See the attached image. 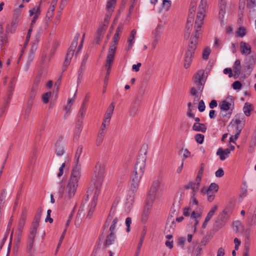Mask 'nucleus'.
<instances>
[{
    "label": "nucleus",
    "mask_w": 256,
    "mask_h": 256,
    "mask_svg": "<svg viewBox=\"0 0 256 256\" xmlns=\"http://www.w3.org/2000/svg\"><path fill=\"white\" fill-rule=\"evenodd\" d=\"M55 10V3L52 5L50 6V8H48L46 15V20L45 22V28H46L48 26V22L50 20L51 18L52 17L54 14V12Z\"/></svg>",
    "instance_id": "25"
},
{
    "label": "nucleus",
    "mask_w": 256,
    "mask_h": 256,
    "mask_svg": "<svg viewBox=\"0 0 256 256\" xmlns=\"http://www.w3.org/2000/svg\"><path fill=\"white\" fill-rule=\"evenodd\" d=\"M164 30V25L161 23L157 24L152 31V42L151 44L152 49H154L160 40Z\"/></svg>",
    "instance_id": "7"
},
{
    "label": "nucleus",
    "mask_w": 256,
    "mask_h": 256,
    "mask_svg": "<svg viewBox=\"0 0 256 256\" xmlns=\"http://www.w3.org/2000/svg\"><path fill=\"white\" fill-rule=\"evenodd\" d=\"M248 222L250 225L256 224V210H254L252 216L248 218Z\"/></svg>",
    "instance_id": "56"
},
{
    "label": "nucleus",
    "mask_w": 256,
    "mask_h": 256,
    "mask_svg": "<svg viewBox=\"0 0 256 256\" xmlns=\"http://www.w3.org/2000/svg\"><path fill=\"white\" fill-rule=\"evenodd\" d=\"M146 152L144 154L139 156L136 164L134 170L131 176L130 180V188L133 192H136L138 188L141 179L144 174L146 168Z\"/></svg>",
    "instance_id": "2"
},
{
    "label": "nucleus",
    "mask_w": 256,
    "mask_h": 256,
    "mask_svg": "<svg viewBox=\"0 0 256 256\" xmlns=\"http://www.w3.org/2000/svg\"><path fill=\"white\" fill-rule=\"evenodd\" d=\"M88 200V194L87 196L84 198L78 212L76 216V218L78 219V220H81L82 218H83L86 212L87 213L86 216H88V211L90 206V204H89L88 205L86 204Z\"/></svg>",
    "instance_id": "11"
},
{
    "label": "nucleus",
    "mask_w": 256,
    "mask_h": 256,
    "mask_svg": "<svg viewBox=\"0 0 256 256\" xmlns=\"http://www.w3.org/2000/svg\"><path fill=\"white\" fill-rule=\"evenodd\" d=\"M138 111V108L136 106H133L129 112V114L130 116H134Z\"/></svg>",
    "instance_id": "59"
},
{
    "label": "nucleus",
    "mask_w": 256,
    "mask_h": 256,
    "mask_svg": "<svg viewBox=\"0 0 256 256\" xmlns=\"http://www.w3.org/2000/svg\"><path fill=\"white\" fill-rule=\"evenodd\" d=\"M146 230H144L142 234V236H141V238H140V240L139 244H138V248H137V250H136V254H134V256H138L139 253L140 252V248L142 247V244L143 242H144V238L145 235H146Z\"/></svg>",
    "instance_id": "39"
},
{
    "label": "nucleus",
    "mask_w": 256,
    "mask_h": 256,
    "mask_svg": "<svg viewBox=\"0 0 256 256\" xmlns=\"http://www.w3.org/2000/svg\"><path fill=\"white\" fill-rule=\"evenodd\" d=\"M118 201L115 200L113 202L111 208L110 210L108 216L107 218L108 222L112 218H118L116 216V207L118 204Z\"/></svg>",
    "instance_id": "19"
},
{
    "label": "nucleus",
    "mask_w": 256,
    "mask_h": 256,
    "mask_svg": "<svg viewBox=\"0 0 256 256\" xmlns=\"http://www.w3.org/2000/svg\"><path fill=\"white\" fill-rule=\"evenodd\" d=\"M206 106L203 100H200L198 102V109L200 112H202L205 110Z\"/></svg>",
    "instance_id": "60"
},
{
    "label": "nucleus",
    "mask_w": 256,
    "mask_h": 256,
    "mask_svg": "<svg viewBox=\"0 0 256 256\" xmlns=\"http://www.w3.org/2000/svg\"><path fill=\"white\" fill-rule=\"evenodd\" d=\"M194 16H192H192L188 15L186 24V28L188 30L192 27L194 22Z\"/></svg>",
    "instance_id": "55"
},
{
    "label": "nucleus",
    "mask_w": 256,
    "mask_h": 256,
    "mask_svg": "<svg viewBox=\"0 0 256 256\" xmlns=\"http://www.w3.org/2000/svg\"><path fill=\"white\" fill-rule=\"evenodd\" d=\"M196 10V0H192V4H191V7L190 8L189 10V14L188 15L194 16V12Z\"/></svg>",
    "instance_id": "49"
},
{
    "label": "nucleus",
    "mask_w": 256,
    "mask_h": 256,
    "mask_svg": "<svg viewBox=\"0 0 256 256\" xmlns=\"http://www.w3.org/2000/svg\"><path fill=\"white\" fill-rule=\"evenodd\" d=\"M114 58V57H113L112 58V61H110V63H108V56H106V68L107 70V72H106V80L108 78V76L110 74V68H111V65H112V62H113Z\"/></svg>",
    "instance_id": "46"
},
{
    "label": "nucleus",
    "mask_w": 256,
    "mask_h": 256,
    "mask_svg": "<svg viewBox=\"0 0 256 256\" xmlns=\"http://www.w3.org/2000/svg\"><path fill=\"white\" fill-rule=\"evenodd\" d=\"M80 35L79 33L76 34L71 46L68 50H71L73 52H74L75 48L78 45V40L80 38Z\"/></svg>",
    "instance_id": "37"
},
{
    "label": "nucleus",
    "mask_w": 256,
    "mask_h": 256,
    "mask_svg": "<svg viewBox=\"0 0 256 256\" xmlns=\"http://www.w3.org/2000/svg\"><path fill=\"white\" fill-rule=\"evenodd\" d=\"M26 218L24 216V212H22V217L18 222V230L20 234H21L23 230L25 224Z\"/></svg>",
    "instance_id": "38"
},
{
    "label": "nucleus",
    "mask_w": 256,
    "mask_h": 256,
    "mask_svg": "<svg viewBox=\"0 0 256 256\" xmlns=\"http://www.w3.org/2000/svg\"><path fill=\"white\" fill-rule=\"evenodd\" d=\"M118 221V218H112L108 222V220H106V223L104 224V226L106 227H108L110 224V232H116V224Z\"/></svg>",
    "instance_id": "22"
},
{
    "label": "nucleus",
    "mask_w": 256,
    "mask_h": 256,
    "mask_svg": "<svg viewBox=\"0 0 256 256\" xmlns=\"http://www.w3.org/2000/svg\"><path fill=\"white\" fill-rule=\"evenodd\" d=\"M219 108L221 112L225 113L222 114L223 116L230 118L234 108V97L230 96L226 97L225 100L220 102Z\"/></svg>",
    "instance_id": "5"
},
{
    "label": "nucleus",
    "mask_w": 256,
    "mask_h": 256,
    "mask_svg": "<svg viewBox=\"0 0 256 256\" xmlns=\"http://www.w3.org/2000/svg\"><path fill=\"white\" fill-rule=\"evenodd\" d=\"M252 110V105L246 102L243 108V112L246 116H250Z\"/></svg>",
    "instance_id": "40"
},
{
    "label": "nucleus",
    "mask_w": 256,
    "mask_h": 256,
    "mask_svg": "<svg viewBox=\"0 0 256 256\" xmlns=\"http://www.w3.org/2000/svg\"><path fill=\"white\" fill-rule=\"evenodd\" d=\"M105 168L106 165L104 162H98L96 164L94 174L92 180V182H103L105 173Z\"/></svg>",
    "instance_id": "9"
},
{
    "label": "nucleus",
    "mask_w": 256,
    "mask_h": 256,
    "mask_svg": "<svg viewBox=\"0 0 256 256\" xmlns=\"http://www.w3.org/2000/svg\"><path fill=\"white\" fill-rule=\"evenodd\" d=\"M241 69L242 66L240 61V60H236L232 66V70L234 72V78H237L239 76L240 74Z\"/></svg>",
    "instance_id": "21"
},
{
    "label": "nucleus",
    "mask_w": 256,
    "mask_h": 256,
    "mask_svg": "<svg viewBox=\"0 0 256 256\" xmlns=\"http://www.w3.org/2000/svg\"><path fill=\"white\" fill-rule=\"evenodd\" d=\"M83 148L82 146H80L77 148L74 158V166L72 172L76 173L78 172L81 174V164L80 163V158L82 152Z\"/></svg>",
    "instance_id": "10"
},
{
    "label": "nucleus",
    "mask_w": 256,
    "mask_h": 256,
    "mask_svg": "<svg viewBox=\"0 0 256 256\" xmlns=\"http://www.w3.org/2000/svg\"><path fill=\"white\" fill-rule=\"evenodd\" d=\"M38 229L30 228L27 240L36 241Z\"/></svg>",
    "instance_id": "36"
},
{
    "label": "nucleus",
    "mask_w": 256,
    "mask_h": 256,
    "mask_svg": "<svg viewBox=\"0 0 256 256\" xmlns=\"http://www.w3.org/2000/svg\"><path fill=\"white\" fill-rule=\"evenodd\" d=\"M116 0H108L106 5V9L108 12L107 18H109L112 12L114 10Z\"/></svg>",
    "instance_id": "20"
},
{
    "label": "nucleus",
    "mask_w": 256,
    "mask_h": 256,
    "mask_svg": "<svg viewBox=\"0 0 256 256\" xmlns=\"http://www.w3.org/2000/svg\"><path fill=\"white\" fill-rule=\"evenodd\" d=\"M218 190V186L214 182L212 183L208 186L209 191L216 193Z\"/></svg>",
    "instance_id": "53"
},
{
    "label": "nucleus",
    "mask_w": 256,
    "mask_h": 256,
    "mask_svg": "<svg viewBox=\"0 0 256 256\" xmlns=\"http://www.w3.org/2000/svg\"><path fill=\"white\" fill-rule=\"evenodd\" d=\"M230 150L228 148L223 149L222 148H219L216 152V155L219 156L220 159L224 161L228 157Z\"/></svg>",
    "instance_id": "16"
},
{
    "label": "nucleus",
    "mask_w": 256,
    "mask_h": 256,
    "mask_svg": "<svg viewBox=\"0 0 256 256\" xmlns=\"http://www.w3.org/2000/svg\"><path fill=\"white\" fill-rule=\"evenodd\" d=\"M208 5L207 0H201L198 7V11L194 25V32L190 38V42L188 45L184 58V67L188 68L190 66L193 54L196 48L198 40L200 36L201 28L204 23L205 12Z\"/></svg>",
    "instance_id": "1"
},
{
    "label": "nucleus",
    "mask_w": 256,
    "mask_h": 256,
    "mask_svg": "<svg viewBox=\"0 0 256 256\" xmlns=\"http://www.w3.org/2000/svg\"><path fill=\"white\" fill-rule=\"evenodd\" d=\"M108 124H106V123L102 122L98 134L104 136L106 132V130L108 128Z\"/></svg>",
    "instance_id": "48"
},
{
    "label": "nucleus",
    "mask_w": 256,
    "mask_h": 256,
    "mask_svg": "<svg viewBox=\"0 0 256 256\" xmlns=\"http://www.w3.org/2000/svg\"><path fill=\"white\" fill-rule=\"evenodd\" d=\"M112 116V115L111 114H105L102 122L110 124Z\"/></svg>",
    "instance_id": "62"
},
{
    "label": "nucleus",
    "mask_w": 256,
    "mask_h": 256,
    "mask_svg": "<svg viewBox=\"0 0 256 256\" xmlns=\"http://www.w3.org/2000/svg\"><path fill=\"white\" fill-rule=\"evenodd\" d=\"M186 189H190L192 190L190 194H196L199 188V182H190L187 185L184 186Z\"/></svg>",
    "instance_id": "30"
},
{
    "label": "nucleus",
    "mask_w": 256,
    "mask_h": 256,
    "mask_svg": "<svg viewBox=\"0 0 256 256\" xmlns=\"http://www.w3.org/2000/svg\"><path fill=\"white\" fill-rule=\"evenodd\" d=\"M103 182L101 181H94L92 180V183L94 186V195L92 198V200L90 202V208L88 211L87 218H90L94 212V208L96 205L97 200L98 196L101 192V187Z\"/></svg>",
    "instance_id": "6"
},
{
    "label": "nucleus",
    "mask_w": 256,
    "mask_h": 256,
    "mask_svg": "<svg viewBox=\"0 0 256 256\" xmlns=\"http://www.w3.org/2000/svg\"><path fill=\"white\" fill-rule=\"evenodd\" d=\"M180 154L183 156L184 158L182 161L184 162L186 158L190 156V152L186 148H182L180 152Z\"/></svg>",
    "instance_id": "51"
},
{
    "label": "nucleus",
    "mask_w": 256,
    "mask_h": 256,
    "mask_svg": "<svg viewBox=\"0 0 256 256\" xmlns=\"http://www.w3.org/2000/svg\"><path fill=\"white\" fill-rule=\"evenodd\" d=\"M71 104H67L66 106H64V110L65 111V114H64V119H66L70 114L71 112Z\"/></svg>",
    "instance_id": "45"
},
{
    "label": "nucleus",
    "mask_w": 256,
    "mask_h": 256,
    "mask_svg": "<svg viewBox=\"0 0 256 256\" xmlns=\"http://www.w3.org/2000/svg\"><path fill=\"white\" fill-rule=\"evenodd\" d=\"M116 240V232H110V234L106 236L104 242V246L105 248H108L110 245L114 244Z\"/></svg>",
    "instance_id": "15"
},
{
    "label": "nucleus",
    "mask_w": 256,
    "mask_h": 256,
    "mask_svg": "<svg viewBox=\"0 0 256 256\" xmlns=\"http://www.w3.org/2000/svg\"><path fill=\"white\" fill-rule=\"evenodd\" d=\"M160 184L161 180L160 179L156 180L153 182L148 192L147 198V202L148 204H152L154 202Z\"/></svg>",
    "instance_id": "8"
},
{
    "label": "nucleus",
    "mask_w": 256,
    "mask_h": 256,
    "mask_svg": "<svg viewBox=\"0 0 256 256\" xmlns=\"http://www.w3.org/2000/svg\"><path fill=\"white\" fill-rule=\"evenodd\" d=\"M74 52L68 50L64 62V66L65 68L63 71L66 70V67L70 64L71 60L74 56Z\"/></svg>",
    "instance_id": "34"
},
{
    "label": "nucleus",
    "mask_w": 256,
    "mask_h": 256,
    "mask_svg": "<svg viewBox=\"0 0 256 256\" xmlns=\"http://www.w3.org/2000/svg\"><path fill=\"white\" fill-rule=\"evenodd\" d=\"M134 192L131 190L126 196L125 204V211L128 213L130 212L132 208L134 202Z\"/></svg>",
    "instance_id": "13"
},
{
    "label": "nucleus",
    "mask_w": 256,
    "mask_h": 256,
    "mask_svg": "<svg viewBox=\"0 0 256 256\" xmlns=\"http://www.w3.org/2000/svg\"><path fill=\"white\" fill-rule=\"evenodd\" d=\"M219 18L222 21H224V18L226 14V2L225 0H219Z\"/></svg>",
    "instance_id": "18"
},
{
    "label": "nucleus",
    "mask_w": 256,
    "mask_h": 256,
    "mask_svg": "<svg viewBox=\"0 0 256 256\" xmlns=\"http://www.w3.org/2000/svg\"><path fill=\"white\" fill-rule=\"evenodd\" d=\"M42 215V210H40V212H37L34 218V220L32 222L30 228L38 229L39 227V223L40 220Z\"/></svg>",
    "instance_id": "29"
},
{
    "label": "nucleus",
    "mask_w": 256,
    "mask_h": 256,
    "mask_svg": "<svg viewBox=\"0 0 256 256\" xmlns=\"http://www.w3.org/2000/svg\"><path fill=\"white\" fill-rule=\"evenodd\" d=\"M81 176V174L78 172H71L70 178L64 190V197L66 200L72 198L76 191L78 182Z\"/></svg>",
    "instance_id": "4"
},
{
    "label": "nucleus",
    "mask_w": 256,
    "mask_h": 256,
    "mask_svg": "<svg viewBox=\"0 0 256 256\" xmlns=\"http://www.w3.org/2000/svg\"><path fill=\"white\" fill-rule=\"evenodd\" d=\"M30 16H40V6H35L29 10Z\"/></svg>",
    "instance_id": "41"
},
{
    "label": "nucleus",
    "mask_w": 256,
    "mask_h": 256,
    "mask_svg": "<svg viewBox=\"0 0 256 256\" xmlns=\"http://www.w3.org/2000/svg\"><path fill=\"white\" fill-rule=\"evenodd\" d=\"M52 96V92H49L44 94L42 96V100L44 103L47 104L49 102V98Z\"/></svg>",
    "instance_id": "54"
},
{
    "label": "nucleus",
    "mask_w": 256,
    "mask_h": 256,
    "mask_svg": "<svg viewBox=\"0 0 256 256\" xmlns=\"http://www.w3.org/2000/svg\"><path fill=\"white\" fill-rule=\"evenodd\" d=\"M43 77L42 74V72H39L34 82V84L32 87L36 88L37 89L38 86L40 82L42 80V78Z\"/></svg>",
    "instance_id": "42"
},
{
    "label": "nucleus",
    "mask_w": 256,
    "mask_h": 256,
    "mask_svg": "<svg viewBox=\"0 0 256 256\" xmlns=\"http://www.w3.org/2000/svg\"><path fill=\"white\" fill-rule=\"evenodd\" d=\"M206 129L207 128L204 124L200 122H196L192 126V130L196 132H205L206 130Z\"/></svg>",
    "instance_id": "33"
},
{
    "label": "nucleus",
    "mask_w": 256,
    "mask_h": 256,
    "mask_svg": "<svg viewBox=\"0 0 256 256\" xmlns=\"http://www.w3.org/2000/svg\"><path fill=\"white\" fill-rule=\"evenodd\" d=\"M35 242L34 240H26V252L32 256H33L36 251Z\"/></svg>",
    "instance_id": "24"
},
{
    "label": "nucleus",
    "mask_w": 256,
    "mask_h": 256,
    "mask_svg": "<svg viewBox=\"0 0 256 256\" xmlns=\"http://www.w3.org/2000/svg\"><path fill=\"white\" fill-rule=\"evenodd\" d=\"M233 230L236 233H238L242 228V224L240 221H236L233 223Z\"/></svg>",
    "instance_id": "43"
},
{
    "label": "nucleus",
    "mask_w": 256,
    "mask_h": 256,
    "mask_svg": "<svg viewBox=\"0 0 256 256\" xmlns=\"http://www.w3.org/2000/svg\"><path fill=\"white\" fill-rule=\"evenodd\" d=\"M202 248L200 246H198L195 250L194 256H200L202 254Z\"/></svg>",
    "instance_id": "64"
},
{
    "label": "nucleus",
    "mask_w": 256,
    "mask_h": 256,
    "mask_svg": "<svg viewBox=\"0 0 256 256\" xmlns=\"http://www.w3.org/2000/svg\"><path fill=\"white\" fill-rule=\"evenodd\" d=\"M237 34L240 37H243L246 34V30L243 27H240L238 31H237Z\"/></svg>",
    "instance_id": "61"
},
{
    "label": "nucleus",
    "mask_w": 256,
    "mask_h": 256,
    "mask_svg": "<svg viewBox=\"0 0 256 256\" xmlns=\"http://www.w3.org/2000/svg\"><path fill=\"white\" fill-rule=\"evenodd\" d=\"M205 82L204 70H199L194 76V86L190 90L194 104H196L200 98V94L204 90Z\"/></svg>",
    "instance_id": "3"
},
{
    "label": "nucleus",
    "mask_w": 256,
    "mask_h": 256,
    "mask_svg": "<svg viewBox=\"0 0 256 256\" xmlns=\"http://www.w3.org/2000/svg\"><path fill=\"white\" fill-rule=\"evenodd\" d=\"M211 52V50L210 49V48H206L203 52H202V58L204 60H206L208 58V56H209V55L210 54Z\"/></svg>",
    "instance_id": "47"
},
{
    "label": "nucleus",
    "mask_w": 256,
    "mask_h": 256,
    "mask_svg": "<svg viewBox=\"0 0 256 256\" xmlns=\"http://www.w3.org/2000/svg\"><path fill=\"white\" fill-rule=\"evenodd\" d=\"M176 227V224L174 220H170L166 222L165 229V233H173Z\"/></svg>",
    "instance_id": "28"
},
{
    "label": "nucleus",
    "mask_w": 256,
    "mask_h": 256,
    "mask_svg": "<svg viewBox=\"0 0 256 256\" xmlns=\"http://www.w3.org/2000/svg\"><path fill=\"white\" fill-rule=\"evenodd\" d=\"M246 6L250 9L254 8L256 6V0H246Z\"/></svg>",
    "instance_id": "52"
},
{
    "label": "nucleus",
    "mask_w": 256,
    "mask_h": 256,
    "mask_svg": "<svg viewBox=\"0 0 256 256\" xmlns=\"http://www.w3.org/2000/svg\"><path fill=\"white\" fill-rule=\"evenodd\" d=\"M37 92V89L36 88L32 87L31 92L30 94L28 96V106L26 110L28 113H29L30 111L31 108L33 100L36 96V94Z\"/></svg>",
    "instance_id": "14"
},
{
    "label": "nucleus",
    "mask_w": 256,
    "mask_h": 256,
    "mask_svg": "<svg viewBox=\"0 0 256 256\" xmlns=\"http://www.w3.org/2000/svg\"><path fill=\"white\" fill-rule=\"evenodd\" d=\"M196 194H190L191 196L190 199V205H197L198 204V202L196 199V198L195 196Z\"/></svg>",
    "instance_id": "58"
},
{
    "label": "nucleus",
    "mask_w": 256,
    "mask_h": 256,
    "mask_svg": "<svg viewBox=\"0 0 256 256\" xmlns=\"http://www.w3.org/2000/svg\"><path fill=\"white\" fill-rule=\"evenodd\" d=\"M242 84L240 81H236L232 84V88L234 90H240Z\"/></svg>",
    "instance_id": "63"
},
{
    "label": "nucleus",
    "mask_w": 256,
    "mask_h": 256,
    "mask_svg": "<svg viewBox=\"0 0 256 256\" xmlns=\"http://www.w3.org/2000/svg\"><path fill=\"white\" fill-rule=\"evenodd\" d=\"M136 34V30H133L131 32L130 34L128 40V46L126 48V50L127 51L129 50L133 46L134 43L135 35Z\"/></svg>",
    "instance_id": "27"
},
{
    "label": "nucleus",
    "mask_w": 256,
    "mask_h": 256,
    "mask_svg": "<svg viewBox=\"0 0 256 256\" xmlns=\"http://www.w3.org/2000/svg\"><path fill=\"white\" fill-rule=\"evenodd\" d=\"M255 64V58L253 56L246 58L245 59L244 68L251 72Z\"/></svg>",
    "instance_id": "17"
},
{
    "label": "nucleus",
    "mask_w": 256,
    "mask_h": 256,
    "mask_svg": "<svg viewBox=\"0 0 256 256\" xmlns=\"http://www.w3.org/2000/svg\"><path fill=\"white\" fill-rule=\"evenodd\" d=\"M217 210V206L215 205L213 206L208 213L206 218L210 220L212 216L214 215L215 212Z\"/></svg>",
    "instance_id": "44"
},
{
    "label": "nucleus",
    "mask_w": 256,
    "mask_h": 256,
    "mask_svg": "<svg viewBox=\"0 0 256 256\" xmlns=\"http://www.w3.org/2000/svg\"><path fill=\"white\" fill-rule=\"evenodd\" d=\"M147 204L149 206H146L144 208L142 215V220L143 222H147L150 212V206H151L152 204L150 205L148 203Z\"/></svg>",
    "instance_id": "31"
},
{
    "label": "nucleus",
    "mask_w": 256,
    "mask_h": 256,
    "mask_svg": "<svg viewBox=\"0 0 256 256\" xmlns=\"http://www.w3.org/2000/svg\"><path fill=\"white\" fill-rule=\"evenodd\" d=\"M82 122L81 120H78L74 130V139L76 140L79 138L82 130Z\"/></svg>",
    "instance_id": "26"
},
{
    "label": "nucleus",
    "mask_w": 256,
    "mask_h": 256,
    "mask_svg": "<svg viewBox=\"0 0 256 256\" xmlns=\"http://www.w3.org/2000/svg\"><path fill=\"white\" fill-rule=\"evenodd\" d=\"M119 39L120 35L117 34H114V38H112V44L110 46L108 53V63H110V61H112V58L113 57H114L116 49V45L118 44Z\"/></svg>",
    "instance_id": "12"
},
{
    "label": "nucleus",
    "mask_w": 256,
    "mask_h": 256,
    "mask_svg": "<svg viewBox=\"0 0 256 256\" xmlns=\"http://www.w3.org/2000/svg\"><path fill=\"white\" fill-rule=\"evenodd\" d=\"M240 49L242 54L248 55L251 52V46L244 42L240 43Z\"/></svg>",
    "instance_id": "23"
},
{
    "label": "nucleus",
    "mask_w": 256,
    "mask_h": 256,
    "mask_svg": "<svg viewBox=\"0 0 256 256\" xmlns=\"http://www.w3.org/2000/svg\"><path fill=\"white\" fill-rule=\"evenodd\" d=\"M86 110V106L84 102H83L80 106V109L78 114V120H81L82 122V120L84 116Z\"/></svg>",
    "instance_id": "35"
},
{
    "label": "nucleus",
    "mask_w": 256,
    "mask_h": 256,
    "mask_svg": "<svg viewBox=\"0 0 256 256\" xmlns=\"http://www.w3.org/2000/svg\"><path fill=\"white\" fill-rule=\"evenodd\" d=\"M171 4L172 2L170 0H164L162 4V7L164 10L168 11L170 8Z\"/></svg>",
    "instance_id": "50"
},
{
    "label": "nucleus",
    "mask_w": 256,
    "mask_h": 256,
    "mask_svg": "<svg viewBox=\"0 0 256 256\" xmlns=\"http://www.w3.org/2000/svg\"><path fill=\"white\" fill-rule=\"evenodd\" d=\"M194 138L198 143L202 144L203 142L204 139V136L203 134H196Z\"/></svg>",
    "instance_id": "57"
},
{
    "label": "nucleus",
    "mask_w": 256,
    "mask_h": 256,
    "mask_svg": "<svg viewBox=\"0 0 256 256\" xmlns=\"http://www.w3.org/2000/svg\"><path fill=\"white\" fill-rule=\"evenodd\" d=\"M65 152L64 146L60 142H56V144L55 154L58 156H62Z\"/></svg>",
    "instance_id": "32"
}]
</instances>
